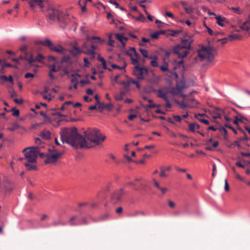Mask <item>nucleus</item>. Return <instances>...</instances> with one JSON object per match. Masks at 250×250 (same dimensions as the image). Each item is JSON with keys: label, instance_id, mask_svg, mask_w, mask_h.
<instances>
[{"label": "nucleus", "instance_id": "nucleus-19", "mask_svg": "<svg viewBox=\"0 0 250 250\" xmlns=\"http://www.w3.org/2000/svg\"><path fill=\"white\" fill-rule=\"evenodd\" d=\"M215 18L217 20V23L222 27L225 26L224 22H228L227 19L225 17H222L221 16H218L216 17Z\"/></svg>", "mask_w": 250, "mask_h": 250}, {"label": "nucleus", "instance_id": "nucleus-49", "mask_svg": "<svg viewBox=\"0 0 250 250\" xmlns=\"http://www.w3.org/2000/svg\"><path fill=\"white\" fill-rule=\"evenodd\" d=\"M130 83L135 84V85H136L137 88H139V89L140 88L141 86L138 81H137L136 80L130 79Z\"/></svg>", "mask_w": 250, "mask_h": 250}, {"label": "nucleus", "instance_id": "nucleus-33", "mask_svg": "<svg viewBox=\"0 0 250 250\" xmlns=\"http://www.w3.org/2000/svg\"><path fill=\"white\" fill-rule=\"evenodd\" d=\"M168 31L170 32V33L168 34V35L174 37L177 34H178L180 33H181L182 31L180 30H169Z\"/></svg>", "mask_w": 250, "mask_h": 250}, {"label": "nucleus", "instance_id": "nucleus-52", "mask_svg": "<svg viewBox=\"0 0 250 250\" xmlns=\"http://www.w3.org/2000/svg\"><path fill=\"white\" fill-rule=\"evenodd\" d=\"M202 51H200V50L198 52V56L202 59V60H204L205 59H207V56L205 54V53L202 54Z\"/></svg>", "mask_w": 250, "mask_h": 250}, {"label": "nucleus", "instance_id": "nucleus-22", "mask_svg": "<svg viewBox=\"0 0 250 250\" xmlns=\"http://www.w3.org/2000/svg\"><path fill=\"white\" fill-rule=\"evenodd\" d=\"M241 28L243 30H250V16L249 17L248 20L242 25Z\"/></svg>", "mask_w": 250, "mask_h": 250}, {"label": "nucleus", "instance_id": "nucleus-55", "mask_svg": "<svg viewBox=\"0 0 250 250\" xmlns=\"http://www.w3.org/2000/svg\"><path fill=\"white\" fill-rule=\"evenodd\" d=\"M224 188L226 191H228L229 190V185L228 183L227 179H226L225 180V188Z\"/></svg>", "mask_w": 250, "mask_h": 250}, {"label": "nucleus", "instance_id": "nucleus-43", "mask_svg": "<svg viewBox=\"0 0 250 250\" xmlns=\"http://www.w3.org/2000/svg\"><path fill=\"white\" fill-rule=\"evenodd\" d=\"M70 59V57L69 55L64 56L61 59V62L62 63L67 62Z\"/></svg>", "mask_w": 250, "mask_h": 250}, {"label": "nucleus", "instance_id": "nucleus-53", "mask_svg": "<svg viewBox=\"0 0 250 250\" xmlns=\"http://www.w3.org/2000/svg\"><path fill=\"white\" fill-rule=\"evenodd\" d=\"M113 107V105L111 103L105 104V109H106L108 110H111Z\"/></svg>", "mask_w": 250, "mask_h": 250}, {"label": "nucleus", "instance_id": "nucleus-16", "mask_svg": "<svg viewBox=\"0 0 250 250\" xmlns=\"http://www.w3.org/2000/svg\"><path fill=\"white\" fill-rule=\"evenodd\" d=\"M89 217L94 222H98L108 220L109 218V215L108 213H106L105 214L101 215V216L99 217L96 219L92 217L91 215H89Z\"/></svg>", "mask_w": 250, "mask_h": 250}, {"label": "nucleus", "instance_id": "nucleus-32", "mask_svg": "<svg viewBox=\"0 0 250 250\" xmlns=\"http://www.w3.org/2000/svg\"><path fill=\"white\" fill-rule=\"evenodd\" d=\"M67 225V222H66V223H64V222H62L60 221H53L52 223V226H54V227H56V226H59V225H62V226H65Z\"/></svg>", "mask_w": 250, "mask_h": 250}, {"label": "nucleus", "instance_id": "nucleus-6", "mask_svg": "<svg viewBox=\"0 0 250 250\" xmlns=\"http://www.w3.org/2000/svg\"><path fill=\"white\" fill-rule=\"evenodd\" d=\"M190 49V45H176L173 49L172 53L178 55V58H183L186 57L189 53L188 50Z\"/></svg>", "mask_w": 250, "mask_h": 250}, {"label": "nucleus", "instance_id": "nucleus-39", "mask_svg": "<svg viewBox=\"0 0 250 250\" xmlns=\"http://www.w3.org/2000/svg\"><path fill=\"white\" fill-rule=\"evenodd\" d=\"M189 129L190 131L194 132L195 131V123H190L188 124Z\"/></svg>", "mask_w": 250, "mask_h": 250}, {"label": "nucleus", "instance_id": "nucleus-50", "mask_svg": "<svg viewBox=\"0 0 250 250\" xmlns=\"http://www.w3.org/2000/svg\"><path fill=\"white\" fill-rule=\"evenodd\" d=\"M159 36V33L158 31H156L154 33L151 34L150 37L152 39H158Z\"/></svg>", "mask_w": 250, "mask_h": 250}, {"label": "nucleus", "instance_id": "nucleus-36", "mask_svg": "<svg viewBox=\"0 0 250 250\" xmlns=\"http://www.w3.org/2000/svg\"><path fill=\"white\" fill-rule=\"evenodd\" d=\"M157 59L158 57L156 56H154V60H151L150 62V64L151 66L154 67H157L158 66V63L157 62Z\"/></svg>", "mask_w": 250, "mask_h": 250}, {"label": "nucleus", "instance_id": "nucleus-58", "mask_svg": "<svg viewBox=\"0 0 250 250\" xmlns=\"http://www.w3.org/2000/svg\"><path fill=\"white\" fill-rule=\"evenodd\" d=\"M166 102V106L167 108H171L172 106V104L169 101L168 98H167L166 99L164 100Z\"/></svg>", "mask_w": 250, "mask_h": 250}, {"label": "nucleus", "instance_id": "nucleus-10", "mask_svg": "<svg viewBox=\"0 0 250 250\" xmlns=\"http://www.w3.org/2000/svg\"><path fill=\"white\" fill-rule=\"evenodd\" d=\"M215 51L214 47H211L210 46H202L200 49V51H202L207 56V59L209 62L213 61L214 59V54L213 52Z\"/></svg>", "mask_w": 250, "mask_h": 250}, {"label": "nucleus", "instance_id": "nucleus-41", "mask_svg": "<svg viewBox=\"0 0 250 250\" xmlns=\"http://www.w3.org/2000/svg\"><path fill=\"white\" fill-rule=\"evenodd\" d=\"M185 10L188 14H191L193 12V8L192 6L185 7Z\"/></svg>", "mask_w": 250, "mask_h": 250}, {"label": "nucleus", "instance_id": "nucleus-3", "mask_svg": "<svg viewBox=\"0 0 250 250\" xmlns=\"http://www.w3.org/2000/svg\"><path fill=\"white\" fill-rule=\"evenodd\" d=\"M39 150L38 146L24 148L22 150V152L24 153L26 161L31 162V163H36L38 156Z\"/></svg>", "mask_w": 250, "mask_h": 250}, {"label": "nucleus", "instance_id": "nucleus-17", "mask_svg": "<svg viewBox=\"0 0 250 250\" xmlns=\"http://www.w3.org/2000/svg\"><path fill=\"white\" fill-rule=\"evenodd\" d=\"M23 164L24 165L25 167H26V169L27 170H37L38 167L34 164L35 163H31V162L25 161L23 162Z\"/></svg>", "mask_w": 250, "mask_h": 250}, {"label": "nucleus", "instance_id": "nucleus-37", "mask_svg": "<svg viewBox=\"0 0 250 250\" xmlns=\"http://www.w3.org/2000/svg\"><path fill=\"white\" fill-rule=\"evenodd\" d=\"M218 129L219 130L220 132L224 133V138L225 139H226L227 138V136L228 135L227 130L225 127H224L223 126L219 127Z\"/></svg>", "mask_w": 250, "mask_h": 250}, {"label": "nucleus", "instance_id": "nucleus-14", "mask_svg": "<svg viewBox=\"0 0 250 250\" xmlns=\"http://www.w3.org/2000/svg\"><path fill=\"white\" fill-rule=\"evenodd\" d=\"M86 40L91 42V44L94 45L95 43H104V40L102 39L100 37L97 36H90L87 35L86 36Z\"/></svg>", "mask_w": 250, "mask_h": 250}, {"label": "nucleus", "instance_id": "nucleus-29", "mask_svg": "<svg viewBox=\"0 0 250 250\" xmlns=\"http://www.w3.org/2000/svg\"><path fill=\"white\" fill-rule=\"evenodd\" d=\"M86 4V0H81L79 2V5L81 7L82 11L84 12L86 11L85 5Z\"/></svg>", "mask_w": 250, "mask_h": 250}, {"label": "nucleus", "instance_id": "nucleus-4", "mask_svg": "<svg viewBox=\"0 0 250 250\" xmlns=\"http://www.w3.org/2000/svg\"><path fill=\"white\" fill-rule=\"evenodd\" d=\"M91 49H86L83 50L77 46V43L75 42L72 46V49L69 50V52L74 56H77L78 55L83 53L85 54L90 55L92 56V58H94V55L95 54V49H96V46L93 44H91Z\"/></svg>", "mask_w": 250, "mask_h": 250}, {"label": "nucleus", "instance_id": "nucleus-1", "mask_svg": "<svg viewBox=\"0 0 250 250\" xmlns=\"http://www.w3.org/2000/svg\"><path fill=\"white\" fill-rule=\"evenodd\" d=\"M84 133V136L78 133L76 127H63L60 132L62 143L69 144L75 149L90 147L86 139L96 145H100L106 139V137L100 133V130L97 128H89Z\"/></svg>", "mask_w": 250, "mask_h": 250}, {"label": "nucleus", "instance_id": "nucleus-60", "mask_svg": "<svg viewBox=\"0 0 250 250\" xmlns=\"http://www.w3.org/2000/svg\"><path fill=\"white\" fill-rule=\"evenodd\" d=\"M80 83L83 85L85 84H89L90 83V81L88 80H81Z\"/></svg>", "mask_w": 250, "mask_h": 250}, {"label": "nucleus", "instance_id": "nucleus-62", "mask_svg": "<svg viewBox=\"0 0 250 250\" xmlns=\"http://www.w3.org/2000/svg\"><path fill=\"white\" fill-rule=\"evenodd\" d=\"M34 77V74L31 73H26L24 75V77L26 79L29 78L30 77L33 78Z\"/></svg>", "mask_w": 250, "mask_h": 250}, {"label": "nucleus", "instance_id": "nucleus-46", "mask_svg": "<svg viewBox=\"0 0 250 250\" xmlns=\"http://www.w3.org/2000/svg\"><path fill=\"white\" fill-rule=\"evenodd\" d=\"M43 56L42 54L40 53L35 58V60L36 62H40L42 59H43Z\"/></svg>", "mask_w": 250, "mask_h": 250}, {"label": "nucleus", "instance_id": "nucleus-9", "mask_svg": "<svg viewBox=\"0 0 250 250\" xmlns=\"http://www.w3.org/2000/svg\"><path fill=\"white\" fill-rule=\"evenodd\" d=\"M125 194L123 188L115 190L110 196V202L113 204H116L122 201V196Z\"/></svg>", "mask_w": 250, "mask_h": 250}, {"label": "nucleus", "instance_id": "nucleus-28", "mask_svg": "<svg viewBox=\"0 0 250 250\" xmlns=\"http://www.w3.org/2000/svg\"><path fill=\"white\" fill-rule=\"evenodd\" d=\"M139 50L145 58H148L149 59H150L152 58L151 56H149L148 55V52H147V50H146L145 49L140 48Z\"/></svg>", "mask_w": 250, "mask_h": 250}, {"label": "nucleus", "instance_id": "nucleus-13", "mask_svg": "<svg viewBox=\"0 0 250 250\" xmlns=\"http://www.w3.org/2000/svg\"><path fill=\"white\" fill-rule=\"evenodd\" d=\"M133 74L136 76L138 79L143 80L144 79L143 68L138 65H136L134 67Z\"/></svg>", "mask_w": 250, "mask_h": 250}, {"label": "nucleus", "instance_id": "nucleus-63", "mask_svg": "<svg viewBox=\"0 0 250 250\" xmlns=\"http://www.w3.org/2000/svg\"><path fill=\"white\" fill-rule=\"evenodd\" d=\"M99 106L98 107V108L102 110L104 109H105V104L104 103H100V104H98Z\"/></svg>", "mask_w": 250, "mask_h": 250}, {"label": "nucleus", "instance_id": "nucleus-27", "mask_svg": "<svg viewBox=\"0 0 250 250\" xmlns=\"http://www.w3.org/2000/svg\"><path fill=\"white\" fill-rule=\"evenodd\" d=\"M242 37L240 36L238 34H234L229 35L228 39L230 41H233L234 40H240Z\"/></svg>", "mask_w": 250, "mask_h": 250}, {"label": "nucleus", "instance_id": "nucleus-21", "mask_svg": "<svg viewBox=\"0 0 250 250\" xmlns=\"http://www.w3.org/2000/svg\"><path fill=\"white\" fill-rule=\"evenodd\" d=\"M41 137L45 140H49L51 138V132L49 130H44L41 134Z\"/></svg>", "mask_w": 250, "mask_h": 250}, {"label": "nucleus", "instance_id": "nucleus-34", "mask_svg": "<svg viewBox=\"0 0 250 250\" xmlns=\"http://www.w3.org/2000/svg\"><path fill=\"white\" fill-rule=\"evenodd\" d=\"M175 102L177 104L180 105L181 107L183 109L188 107V104L185 103L183 101L180 102L178 100L175 99Z\"/></svg>", "mask_w": 250, "mask_h": 250}, {"label": "nucleus", "instance_id": "nucleus-57", "mask_svg": "<svg viewBox=\"0 0 250 250\" xmlns=\"http://www.w3.org/2000/svg\"><path fill=\"white\" fill-rule=\"evenodd\" d=\"M144 12H145L146 14L147 15V19L150 21H153V17L150 15L148 12L146 10V9H144Z\"/></svg>", "mask_w": 250, "mask_h": 250}, {"label": "nucleus", "instance_id": "nucleus-44", "mask_svg": "<svg viewBox=\"0 0 250 250\" xmlns=\"http://www.w3.org/2000/svg\"><path fill=\"white\" fill-rule=\"evenodd\" d=\"M20 127V125L18 123H14L12 127L9 128V130L11 131H13L15 130L18 129Z\"/></svg>", "mask_w": 250, "mask_h": 250}, {"label": "nucleus", "instance_id": "nucleus-42", "mask_svg": "<svg viewBox=\"0 0 250 250\" xmlns=\"http://www.w3.org/2000/svg\"><path fill=\"white\" fill-rule=\"evenodd\" d=\"M161 170L160 173V176L161 177H166L167 175L165 173V168L164 167H161Z\"/></svg>", "mask_w": 250, "mask_h": 250}, {"label": "nucleus", "instance_id": "nucleus-38", "mask_svg": "<svg viewBox=\"0 0 250 250\" xmlns=\"http://www.w3.org/2000/svg\"><path fill=\"white\" fill-rule=\"evenodd\" d=\"M12 115L16 117H18L20 115V111L19 109H16V107L12 108Z\"/></svg>", "mask_w": 250, "mask_h": 250}, {"label": "nucleus", "instance_id": "nucleus-26", "mask_svg": "<svg viewBox=\"0 0 250 250\" xmlns=\"http://www.w3.org/2000/svg\"><path fill=\"white\" fill-rule=\"evenodd\" d=\"M193 41L190 37H188V39H182L181 40V45H188L189 44L191 45Z\"/></svg>", "mask_w": 250, "mask_h": 250}, {"label": "nucleus", "instance_id": "nucleus-61", "mask_svg": "<svg viewBox=\"0 0 250 250\" xmlns=\"http://www.w3.org/2000/svg\"><path fill=\"white\" fill-rule=\"evenodd\" d=\"M173 118L176 122H180L182 120L181 117L179 115H173Z\"/></svg>", "mask_w": 250, "mask_h": 250}, {"label": "nucleus", "instance_id": "nucleus-31", "mask_svg": "<svg viewBox=\"0 0 250 250\" xmlns=\"http://www.w3.org/2000/svg\"><path fill=\"white\" fill-rule=\"evenodd\" d=\"M120 84H123L124 85L125 89L127 91L128 90L129 85L130 84V80H129L127 82L122 81L119 83Z\"/></svg>", "mask_w": 250, "mask_h": 250}, {"label": "nucleus", "instance_id": "nucleus-5", "mask_svg": "<svg viewBox=\"0 0 250 250\" xmlns=\"http://www.w3.org/2000/svg\"><path fill=\"white\" fill-rule=\"evenodd\" d=\"M89 215L86 217H80L78 215H74L70 217L67 222V225L70 226H77L82 225H87L89 224L88 220L90 219Z\"/></svg>", "mask_w": 250, "mask_h": 250}, {"label": "nucleus", "instance_id": "nucleus-54", "mask_svg": "<svg viewBox=\"0 0 250 250\" xmlns=\"http://www.w3.org/2000/svg\"><path fill=\"white\" fill-rule=\"evenodd\" d=\"M49 67L50 68V72H57L58 70L56 68V66H55V64H53L52 65H50L49 66Z\"/></svg>", "mask_w": 250, "mask_h": 250}, {"label": "nucleus", "instance_id": "nucleus-47", "mask_svg": "<svg viewBox=\"0 0 250 250\" xmlns=\"http://www.w3.org/2000/svg\"><path fill=\"white\" fill-rule=\"evenodd\" d=\"M160 69L163 72L168 71V64L167 62H165V64L160 66Z\"/></svg>", "mask_w": 250, "mask_h": 250}, {"label": "nucleus", "instance_id": "nucleus-51", "mask_svg": "<svg viewBox=\"0 0 250 250\" xmlns=\"http://www.w3.org/2000/svg\"><path fill=\"white\" fill-rule=\"evenodd\" d=\"M135 19L137 21H144L145 20H146L145 16L142 14H140L139 16L136 18Z\"/></svg>", "mask_w": 250, "mask_h": 250}, {"label": "nucleus", "instance_id": "nucleus-12", "mask_svg": "<svg viewBox=\"0 0 250 250\" xmlns=\"http://www.w3.org/2000/svg\"><path fill=\"white\" fill-rule=\"evenodd\" d=\"M61 155V153L58 152L52 154H46V159L44 161V163L45 164L55 163Z\"/></svg>", "mask_w": 250, "mask_h": 250}, {"label": "nucleus", "instance_id": "nucleus-7", "mask_svg": "<svg viewBox=\"0 0 250 250\" xmlns=\"http://www.w3.org/2000/svg\"><path fill=\"white\" fill-rule=\"evenodd\" d=\"M39 43L47 47L50 50L58 52L61 54H64V48L60 44L57 45L56 46H54L52 42L49 39H45L44 41H41Z\"/></svg>", "mask_w": 250, "mask_h": 250}, {"label": "nucleus", "instance_id": "nucleus-35", "mask_svg": "<svg viewBox=\"0 0 250 250\" xmlns=\"http://www.w3.org/2000/svg\"><path fill=\"white\" fill-rule=\"evenodd\" d=\"M40 114L43 117L45 121L48 122L49 123L51 122V119L43 111H41Z\"/></svg>", "mask_w": 250, "mask_h": 250}, {"label": "nucleus", "instance_id": "nucleus-8", "mask_svg": "<svg viewBox=\"0 0 250 250\" xmlns=\"http://www.w3.org/2000/svg\"><path fill=\"white\" fill-rule=\"evenodd\" d=\"M28 3L32 10H35L36 8L38 7L41 9L42 12L45 11L49 4L48 1L46 0H28Z\"/></svg>", "mask_w": 250, "mask_h": 250}, {"label": "nucleus", "instance_id": "nucleus-59", "mask_svg": "<svg viewBox=\"0 0 250 250\" xmlns=\"http://www.w3.org/2000/svg\"><path fill=\"white\" fill-rule=\"evenodd\" d=\"M160 104H149L146 105V107L154 108V107H160Z\"/></svg>", "mask_w": 250, "mask_h": 250}, {"label": "nucleus", "instance_id": "nucleus-23", "mask_svg": "<svg viewBox=\"0 0 250 250\" xmlns=\"http://www.w3.org/2000/svg\"><path fill=\"white\" fill-rule=\"evenodd\" d=\"M154 92H158V97H160V98H161L162 99H163L164 100L166 99L167 98V93H163L162 92V91L160 89H159L158 90H156V89H153L152 90Z\"/></svg>", "mask_w": 250, "mask_h": 250}, {"label": "nucleus", "instance_id": "nucleus-30", "mask_svg": "<svg viewBox=\"0 0 250 250\" xmlns=\"http://www.w3.org/2000/svg\"><path fill=\"white\" fill-rule=\"evenodd\" d=\"M126 54L128 56H130L131 57V61H132V63L133 64H138L139 62H138V60L137 58H133L132 57V54L131 53H130L129 51H126L125 52Z\"/></svg>", "mask_w": 250, "mask_h": 250}, {"label": "nucleus", "instance_id": "nucleus-18", "mask_svg": "<svg viewBox=\"0 0 250 250\" xmlns=\"http://www.w3.org/2000/svg\"><path fill=\"white\" fill-rule=\"evenodd\" d=\"M176 84L178 85L180 87H183V90L188 87L186 81L183 76L181 80L178 81L177 80Z\"/></svg>", "mask_w": 250, "mask_h": 250}, {"label": "nucleus", "instance_id": "nucleus-20", "mask_svg": "<svg viewBox=\"0 0 250 250\" xmlns=\"http://www.w3.org/2000/svg\"><path fill=\"white\" fill-rule=\"evenodd\" d=\"M138 215L146 216L147 213L143 211L136 210L128 214V216L130 217H136Z\"/></svg>", "mask_w": 250, "mask_h": 250}, {"label": "nucleus", "instance_id": "nucleus-40", "mask_svg": "<svg viewBox=\"0 0 250 250\" xmlns=\"http://www.w3.org/2000/svg\"><path fill=\"white\" fill-rule=\"evenodd\" d=\"M195 117L196 118H197L200 122H201V123H204L205 125H208L209 123V121L208 120H206V119L198 118L197 117V114H195Z\"/></svg>", "mask_w": 250, "mask_h": 250}, {"label": "nucleus", "instance_id": "nucleus-11", "mask_svg": "<svg viewBox=\"0 0 250 250\" xmlns=\"http://www.w3.org/2000/svg\"><path fill=\"white\" fill-rule=\"evenodd\" d=\"M1 187H2V189L0 191H11L13 189L12 183L9 179H5L2 183Z\"/></svg>", "mask_w": 250, "mask_h": 250}, {"label": "nucleus", "instance_id": "nucleus-15", "mask_svg": "<svg viewBox=\"0 0 250 250\" xmlns=\"http://www.w3.org/2000/svg\"><path fill=\"white\" fill-rule=\"evenodd\" d=\"M183 91V87H180L178 85L176 84L175 87H172L170 90L167 93H169L174 96L179 95V93Z\"/></svg>", "mask_w": 250, "mask_h": 250}, {"label": "nucleus", "instance_id": "nucleus-48", "mask_svg": "<svg viewBox=\"0 0 250 250\" xmlns=\"http://www.w3.org/2000/svg\"><path fill=\"white\" fill-rule=\"evenodd\" d=\"M239 130L244 134V137L240 138L239 140L241 141L247 140L248 138L247 136L246 133L243 131V129L239 128Z\"/></svg>", "mask_w": 250, "mask_h": 250}, {"label": "nucleus", "instance_id": "nucleus-2", "mask_svg": "<svg viewBox=\"0 0 250 250\" xmlns=\"http://www.w3.org/2000/svg\"><path fill=\"white\" fill-rule=\"evenodd\" d=\"M43 13L47 22L50 24H53L56 21H58L60 23L66 25L68 22L67 14L49 4Z\"/></svg>", "mask_w": 250, "mask_h": 250}, {"label": "nucleus", "instance_id": "nucleus-45", "mask_svg": "<svg viewBox=\"0 0 250 250\" xmlns=\"http://www.w3.org/2000/svg\"><path fill=\"white\" fill-rule=\"evenodd\" d=\"M25 60L27 61L30 65H32L33 62H36V61L35 60V58H33V56L32 55H31V56L29 58L25 59Z\"/></svg>", "mask_w": 250, "mask_h": 250}, {"label": "nucleus", "instance_id": "nucleus-24", "mask_svg": "<svg viewBox=\"0 0 250 250\" xmlns=\"http://www.w3.org/2000/svg\"><path fill=\"white\" fill-rule=\"evenodd\" d=\"M111 66L112 68L114 69H119L120 70H124L125 71V67L126 66V63L125 62H124V65L122 66H119L117 64L112 63L111 64Z\"/></svg>", "mask_w": 250, "mask_h": 250}, {"label": "nucleus", "instance_id": "nucleus-64", "mask_svg": "<svg viewBox=\"0 0 250 250\" xmlns=\"http://www.w3.org/2000/svg\"><path fill=\"white\" fill-rule=\"evenodd\" d=\"M231 9L235 13L238 14H241L240 8L238 7H232Z\"/></svg>", "mask_w": 250, "mask_h": 250}, {"label": "nucleus", "instance_id": "nucleus-56", "mask_svg": "<svg viewBox=\"0 0 250 250\" xmlns=\"http://www.w3.org/2000/svg\"><path fill=\"white\" fill-rule=\"evenodd\" d=\"M109 2L115 5L116 8L119 7V3L115 0H109Z\"/></svg>", "mask_w": 250, "mask_h": 250}, {"label": "nucleus", "instance_id": "nucleus-25", "mask_svg": "<svg viewBox=\"0 0 250 250\" xmlns=\"http://www.w3.org/2000/svg\"><path fill=\"white\" fill-rule=\"evenodd\" d=\"M116 37L117 39H118L124 46L125 45V43L123 42V40L125 39V40H127V38L124 36L123 35L120 34H116Z\"/></svg>", "mask_w": 250, "mask_h": 250}]
</instances>
